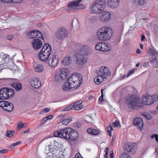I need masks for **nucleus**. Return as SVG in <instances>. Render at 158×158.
I'll return each mask as SVG.
<instances>
[{"instance_id":"obj_9","label":"nucleus","mask_w":158,"mask_h":158,"mask_svg":"<svg viewBox=\"0 0 158 158\" xmlns=\"http://www.w3.org/2000/svg\"><path fill=\"white\" fill-rule=\"evenodd\" d=\"M96 50L102 52H108L110 51L111 48L110 44L106 42H99L95 46Z\"/></svg>"},{"instance_id":"obj_28","label":"nucleus","mask_w":158,"mask_h":158,"mask_svg":"<svg viewBox=\"0 0 158 158\" xmlns=\"http://www.w3.org/2000/svg\"><path fill=\"white\" fill-rule=\"evenodd\" d=\"M6 88L3 87L0 89V100L7 99Z\"/></svg>"},{"instance_id":"obj_2","label":"nucleus","mask_w":158,"mask_h":158,"mask_svg":"<svg viewBox=\"0 0 158 158\" xmlns=\"http://www.w3.org/2000/svg\"><path fill=\"white\" fill-rule=\"evenodd\" d=\"M96 35L99 40L106 41L111 38L113 35V31L110 27L104 26L100 28L97 31Z\"/></svg>"},{"instance_id":"obj_52","label":"nucleus","mask_w":158,"mask_h":158,"mask_svg":"<svg viewBox=\"0 0 158 158\" xmlns=\"http://www.w3.org/2000/svg\"><path fill=\"white\" fill-rule=\"evenodd\" d=\"M81 126V124L79 123H75L74 124V126L76 128H79Z\"/></svg>"},{"instance_id":"obj_19","label":"nucleus","mask_w":158,"mask_h":158,"mask_svg":"<svg viewBox=\"0 0 158 158\" xmlns=\"http://www.w3.org/2000/svg\"><path fill=\"white\" fill-rule=\"evenodd\" d=\"M59 145L58 142L55 140H54L51 143L50 146L48 147H46V150H49V152H54L55 151V150H58Z\"/></svg>"},{"instance_id":"obj_34","label":"nucleus","mask_w":158,"mask_h":158,"mask_svg":"<svg viewBox=\"0 0 158 158\" xmlns=\"http://www.w3.org/2000/svg\"><path fill=\"white\" fill-rule=\"evenodd\" d=\"M104 79L102 76L100 75H97V77H96L94 79V81L95 83L97 85H99L101 82H102Z\"/></svg>"},{"instance_id":"obj_45","label":"nucleus","mask_w":158,"mask_h":158,"mask_svg":"<svg viewBox=\"0 0 158 158\" xmlns=\"http://www.w3.org/2000/svg\"><path fill=\"white\" fill-rule=\"evenodd\" d=\"M103 90L102 89L101 90V92L102 93V94L101 95L99 98L98 100L99 102L100 103H102L104 101V100L103 99Z\"/></svg>"},{"instance_id":"obj_38","label":"nucleus","mask_w":158,"mask_h":158,"mask_svg":"<svg viewBox=\"0 0 158 158\" xmlns=\"http://www.w3.org/2000/svg\"><path fill=\"white\" fill-rule=\"evenodd\" d=\"M149 61L154 67L158 68V60H157L156 58L153 59L150 58Z\"/></svg>"},{"instance_id":"obj_29","label":"nucleus","mask_w":158,"mask_h":158,"mask_svg":"<svg viewBox=\"0 0 158 158\" xmlns=\"http://www.w3.org/2000/svg\"><path fill=\"white\" fill-rule=\"evenodd\" d=\"M33 68L34 71L37 73L42 72L44 69L43 65L41 64H34Z\"/></svg>"},{"instance_id":"obj_32","label":"nucleus","mask_w":158,"mask_h":158,"mask_svg":"<svg viewBox=\"0 0 158 158\" xmlns=\"http://www.w3.org/2000/svg\"><path fill=\"white\" fill-rule=\"evenodd\" d=\"M72 128L68 127L65 129L64 133L65 135H64V139H69L70 138Z\"/></svg>"},{"instance_id":"obj_54","label":"nucleus","mask_w":158,"mask_h":158,"mask_svg":"<svg viewBox=\"0 0 158 158\" xmlns=\"http://www.w3.org/2000/svg\"><path fill=\"white\" fill-rule=\"evenodd\" d=\"M74 158H83L79 153H77L75 156Z\"/></svg>"},{"instance_id":"obj_50","label":"nucleus","mask_w":158,"mask_h":158,"mask_svg":"<svg viewBox=\"0 0 158 158\" xmlns=\"http://www.w3.org/2000/svg\"><path fill=\"white\" fill-rule=\"evenodd\" d=\"M119 125V123L118 121H115V122H113L112 123L113 126L114 127H118Z\"/></svg>"},{"instance_id":"obj_21","label":"nucleus","mask_w":158,"mask_h":158,"mask_svg":"<svg viewBox=\"0 0 158 158\" xmlns=\"http://www.w3.org/2000/svg\"><path fill=\"white\" fill-rule=\"evenodd\" d=\"M30 83L31 86L35 88L38 89L41 86L40 81L36 77L31 79L30 81Z\"/></svg>"},{"instance_id":"obj_46","label":"nucleus","mask_w":158,"mask_h":158,"mask_svg":"<svg viewBox=\"0 0 158 158\" xmlns=\"http://www.w3.org/2000/svg\"><path fill=\"white\" fill-rule=\"evenodd\" d=\"M50 110L49 108H46L44 109H42L40 112V114H43L45 113H47Z\"/></svg>"},{"instance_id":"obj_43","label":"nucleus","mask_w":158,"mask_h":158,"mask_svg":"<svg viewBox=\"0 0 158 158\" xmlns=\"http://www.w3.org/2000/svg\"><path fill=\"white\" fill-rule=\"evenodd\" d=\"M14 131H11L8 130L7 131L6 133V136L9 137H11L14 134Z\"/></svg>"},{"instance_id":"obj_51","label":"nucleus","mask_w":158,"mask_h":158,"mask_svg":"<svg viewBox=\"0 0 158 158\" xmlns=\"http://www.w3.org/2000/svg\"><path fill=\"white\" fill-rule=\"evenodd\" d=\"M152 138L156 140L157 142H158V135L157 134H154L151 136Z\"/></svg>"},{"instance_id":"obj_47","label":"nucleus","mask_w":158,"mask_h":158,"mask_svg":"<svg viewBox=\"0 0 158 158\" xmlns=\"http://www.w3.org/2000/svg\"><path fill=\"white\" fill-rule=\"evenodd\" d=\"M21 143V142L20 141H18L16 142L12 143L10 145V148H13L14 147L17 145H19Z\"/></svg>"},{"instance_id":"obj_25","label":"nucleus","mask_w":158,"mask_h":158,"mask_svg":"<svg viewBox=\"0 0 158 158\" xmlns=\"http://www.w3.org/2000/svg\"><path fill=\"white\" fill-rule=\"evenodd\" d=\"M82 102V101L80 100L72 104L73 108L75 110H79L82 109L83 107Z\"/></svg>"},{"instance_id":"obj_37","label":"nucleus","mask_w":158,"mask_h":158,"mask_svg":"<svg viewBox=\"0 0 158 158\" xmlns=\"http://www.w3.org/2000/svg\"><path fill=\"white\" fill-rule=\"evenodd\" d=\"M134 4H137L140 6H143L146 3V0H135L133 2Z\"/></svg>"},{"instance_id":"obj_22","label":"nucleus","mask_w":158,"mask_h":158,"mask_svg":"<svg viewBox=\"0 0 158 158\" xmlns=\"http://www.w3.org/2000/svg\"><path fill=\"white\" fill-rule=\"evenodd\" d=\"M91 51L90 47L88 45H84L81 47L79 52L85 55H87Z\"/></svg>"},{"instance_id":"obj_15","label":"nucleus","mask_w":158,"mask_h":158,"mask_svg":"<svg viewBox=\"0 0 158 158\" xmlns=\"http://www.w3.org/2000/svg\"><path fill=\"white\" fill-rule=\"evenodd\" d=\"M85 55L78 53L76 57V63L78 65H83L87 61V58L84 56Z\"/></svg>"},{"instance_id":"obj_58","label":"nucleus","mask_w":158,"mask_h":158,"mask_svg":"<svg viewBox=\"0 0 158 158\" xmlns=\"http://www.w3.org/2000/svg\"><path fill=\"white\" fill-rule=\"evenodd\" d=\"M13 35H9L7 36V39L8 40H10L13 38Z\"/></svg>"},{"instance_id":"obj_36","label":"nucleus","mask_w":158,"mask_h":158,"mask_svg":"<svg viewBox=\"0 0 158 158\" xmlns=\"http://www.w3.org/2000/svg\"><path fill=\"white\" fill-rule=\"evenodd\" d=\"M148 53L154 56L158 55V52L152 47H149Z\"/></svg>"},{"instance_id":"obj_26","label":"nucleus","mask_w":158,"mask_h":158,"mask_svg":"<svg viewBox=\"0 0 158 158\" xmlns=\"http://www.w3.org/2000/svg\"><path fill=\"white\" fill-rule=\"evenodd\" d=\"M65 129H60L54 132V135L55 137H61L64 139L65 135Z\"/></svg>"},{"instance_id":"obj_17","label":"nucleus","mask_w":158,"mask_h":158,"mask_svg":"<svg viewBox=\"0 0 158 158\" xmlns=\"http://www.w3.org/2000/svg\"><path fill=\"white\" fill-rule=\"evenodd\" d=\"M67 31L64 28L58 29L56 33V36L58 39H62L66 37L67 35Z\"/></svg>"},{"instance_id":"obj_35","label":"nucleus","mask_w":158,"mask_h":158,"mask_svg":"<svg viewBox=\"0 0 158 158\" xmlns=\"http://www.w3.org/2000/svg\"><path fill=\"white\" fill-rule=\"evenodd\" d=\"M70 139H76L78 136V133L77 131L73 130L72 129L71 133Z\"/></svg>"},{"instance_id":"obj_55","label":"nucleus","mask_w":158,"mask_h":158,"mask_svg":"<svg viewBox=\"0 0 158 158\" xmlns=\"http://www.w3.org/2000/svg\"><path fill=\"white\" fill-rule=\"evenodd\" d=\"M47 120H48L47 119L46 117H45L42 119L41 121V123L42 124H44Z\"/></svg>"},{"instance_id":"obj_57","label":"nucleus","mask_w":158,"mask_h":158,"mask_svg":"<svg viewBox=\"0 0 158 158\" xmlns=\"http://www.w3.org/2000/svg\"><path fill=\"white\" fill-rule=\"evenodd\" d=\"M8 151L6 149H2L0 151V152L2 154L6 153Z\"/></svg>"},{"instance_id":"obj_7","label":"nucleus","mask_w":158,"mask_h":158,"mask_svg":"<svg viewBox=\"0 0 158 158\" xmlns=\"http://www.w3.org/2000/svg\"><path fill=\"white\" fill-rule=\"evenodd\" d=\"M81 0L73 1L70 2L68 5L67 11L72 12L77 10L85 8V6L83 4H80Z\"/></svg>"},{"instance_id":"obj_31","label":"nucleus","mask_w":158,"mask_h":158,"mask_svg":"<svg viewBox=\"0 0 158 158\" xmlns=\"http://www.w3.org/2000/svg\"><path fill=\"white\" fill-rule=\"evenodd\" d=\"M62 88L63 90L67 92H68L71 89L73 88L67 81L62 85Z\"/></svg>"},{"instance_id":"obj_61","label":"nucleus","mask_w":158,"mask_h":158,"mask_svg":"<svg viewBox=\"0 0 158 158\" xmlns=\"http://www.w3.org/2000/svg\"><path fill=\"white\" fill-rule=\"evenodd\" d=\"M30 131V129L29 128H28L26 131H24L23 132V133L24 134L27 133L29 132Z\"/></svg>"},{"instance_id":"obj_4","label":"nucleus","mask_w":158,"mask_h":158,"mask_svg":"<svg viewBox=\"0 0 158 158\" xmlns=\"http://www.w3.org/2000/svg\"><path fill=\"white\" fill-rule=\"evenodd\" d=\"M126 102L130 108L135 109L138 107L141 106L143 102L141 99L136 98L135 95H132L128 97Z\"/></svg>"},{"instance_id":"obj_14","label":"nucleus","mask_w":158,"mask_h":158,"mask_svg":"<svg viewBox=\"0 0 158 158\" xmlns=\"http://www.w3.org/2000/svg\"><path fill=\"white\" fill-rule=\"evenodd\" d=\"M55 151L47 153V156L46 158H64V156L63 154L62 151L59 152L56 150Z\"/></svg>"},{"instance_id":"obj_13","label":"nucleus","mask_w":158,"mask_h":158,"mask_svg":"<svg viewBox=\"0 0 158 158\" xmlns=\"http://www.w3.org/2000/svg\"><path fill=\"white\" fill-rule=\"evenodd\" d=\"M0 107L8 112L12 111L14 109L13 105L12 103L5 101H0Z\"/></svg>"},{"instance_id":"obj_24","label":"nucleus","mask_w":158,"mask_h":158,"mask_svg":"<svg viewBox=\"0 0 158 158\" xmlns=\"http://www.w3.org/2000/svg\"><path fill=\"white\" fill-rule=\"evenodd\" d=\"M133 124L134 125L139 127L141 130L143 128V122L142 118H135L133 121Z\"/></svg>"},{"instance_id":"obj_63","label":"nucleus","mask_w":158,"mask_h":158,"mask_svg":"<svg viewBox=\"0 0 158 158\" xmlns=\"http://www.w3.org/2000/svg\"><path fill=\"white\" fill-rule=\"evenodd\" d=\"M148 65V62H146L143 64V66L144 67H147Z\"/></svg>"},{"instance_id":"obj_49","label":"nucleus","mask_w":158,"mask_h":158,"mask_svg":"<svg viewBox=\"0 0 158 158\" xmlns=\"http://www.w3.org/2000/svg\"><path fill=\"white\" fill-rule=\"evenodd\" d=\"M134 69H132L131 70L129 71V72L127 73V77H128L130 76L132 74H133L134 73Z\"/></svg>"},{"instance_id":"obj_23","label":"nucleus","mask_w":158,"mask_h":158,"mask_svg":"<svg viewBox=\"0 0 158 158\" xmlns=\"http://www.w3.org/2000/svg\"><path fill=\"white\" fill-rule=\"evenodd\" d=\"M120 0H108L107 4L110 8H114L119 5Z\"/></svg>"},{"instance_id":"obj_40","label":"nucleus","mask_w":158,"mask_h":158,"mask_svg":"<svg viewBox=\"0 0 158 158\" xmlns=\"http://www.w3.org/2000/svg\"><path fill=\"white\" fill-rule=\"evenodd\" d=\"M72 120V118L70 117L64 119L62 121V124L64 125H67L70 123Z\"/></svg>"},{"instance_id":"obj_53","label":"nucleus","mask_w":158,"mask_h":158,"mask_svg":"<svg viewBox=\"0 0 158 158\" xmlns=\"http://www.w3.org/2000/svg\"><path fill=\"white\" fill-rule=\"evenodd\" d=\"M23 0H11V2L14 3L20 4L22 2Z\"/></svg>"},{"instance_id":"obj_48","label":"nucleus","mask_w":158,"mask_h":158,"mask_svg":"<svg viewBox=\"0 0 158 158\" xmlns=\"http://www.w3.org/2000/svg\"><path fill=\"white\" fill-rule=\"evenodd\" d=\"M73 108V106H72V104H71L70 105L68 106L67 107L65 108L64 109V110L65 111H69Z\"/></svg>"},{"instance_id":"obj_6","label":"nucleus","mask_w":158,"mask_h":158,"mask_svg":"<svg viewBox=\"0 0 158 158\" xmlns=\"http://www.w3.org/2000/svg\"><path fill=\"white\" fill-rule=\"evenodd\" d=\"M69 73V69L66 68L64 67L59 70V72L56 71L54 74L55 79L57 81L65 79Z\"/></svg>"},{"instance_id":"obj_1","label":"nucleus","mask_w":158,"mask_h":158,"mask_svg":"<svg viewBox=\"0 0 158 158\" xmlns=\"http://www.w3.org/2000/svg\"><path fill=\"white\" fill-rule=\"evenodd\" d=\"M106 2L104 0H96L91 5L90 12L93 14L100 13L99 19L101 22L105 23L110 20L111 18L110 13L107 11L101 12L105 7Z\"/></svg>"},{"instance_id":"obj_60","label":"nucleus","mask_w":158,"mask_h":158,"mask_svg":"<svg viewBox=\"0 0 158 158\" xmlns=\"http://www.w3.org/2000/svg\"><path fill=\"white\" fill-rule=\"evenodd\" d=\"M109 152V148L108 147H106L105 148V150L104 151V152H105V153L108 154Z\"/></svg>"},{"instance_id":"obj_56","label":"nucleus","mask_w":158,"mask_h":158,"mask_svg":"<svg viewBox=\"0 0 158 158\" xmlns=\"http://www.w3.org/2000/svg\"><path fill=\"white\" fill-rule=\"evenodd\" d=\"M4 3H8L11 2V0H0Z\"/></svg>"},{"instance_id":"obj_5","label":"nucleus","mask_w":158,"mask_h":158,"mask_svg":"<svg viewBox=\"0 0 158 158\" xmlns=\"http://www.w3.org/2000/svg\"><path fill=\"white\" fill-rule=\"evenodd\" d=\"M81 75L77 73L72 74L67 80L69 84L73 88L77 89L81 82Z\"/></svg>"},{"instance_id":"obj_44","label":"nucleus","mask_w":158,"mask_h":158,"mask_svg":"<svg viewBox=\"0 0 158 158\" xmlns=\"http://www.w3.org/2000/svg\"><path fill=\"white\" fill-rule=\"evenodd\" d=\"M119 158H131L130 156L125 152L123 153L119 157Z\"/></svg>"},{"instance_id":"obj_3","label":"nucleus","mask_w":158,"mask_h":158,"mask_svg":"<svg viewBox=\"0 0 158 158\" xmlns=\"http://www.w3.org/2000/svg\"><path fill=\"white\" fill-rule=\"evenodd\" d=\"M52 52L51 46L48 44L44 45L39 55V59L42 61L47 62L50 57Z\"/></svg>"},{"instance_id":"obj_10","label":"nucleus","mask_w":158,"mask_h":158,"mask_svg":"<svg viewBox=\"0 0 158 158\" xmlns=\"http://www.w3.org/2000/svg\"><path fill=\"white\" fill-rule=\"evenodd\" d=\"M138 147L135 143H127L125 145L124 149L130 154H134L137 152Z\"/></svg>"},{"instance_id":"obj_39","label":"nucleus","mask_w":158,"mask_h":158,"mask_svg":"<svg viewBox=\"0 0 158 158\" xmlns=\"http://www.w3.org/2000/svg\"><path fill=\"white\" fill-rule=\"evenodd\" d=\"M27 126V123H22L21 121H19L18 123L17 129L18 130H20L24 127H26Z\"/></svg>"},{"instance_id":"obj_59","label":"nucleus","mask_w":158,"mask_h":158,"mask_svg":"<svg viewBox=\"0 0 158 158\" xmlns=\"http://www.w3.org/2000/svg\"><path fill=\"white\" fill-rule=\"evenodd\" d=\"M46 117L47 119V120H48V119H51L52 118L53 116L52 115H49L48 116Z\"/></svg>"},{"instance_id":"obj_33","label":"nucleus","mask_w":158,"mask_h":158,"mask_svg":"<svg viewBox=\"0 0 158 158\" xmlns=\"http://www.w3.org/2000/svg\"><path fill=\"white\" fill-rule=\"evenodd\" d=\"M6 93L7 99L11 98L14 96L15 93L14 91L12 89L6 88Z\"/></svg>"},{"instance_id":"obj_11","label":"nucleus","mask_w":158,"mask_h":158,"mask_svg":"<svg viewBox=\"0 0 158 158\" xmlns=\"http://www.w3.org/2000/svg\"><path fill=\"white\" fill-rule=\"evenodd\" d=\"M158 100V95L156 94L151 95L147 94L143 98V103L146 105H150Z\"/></svg>"},{"instance_id":"obj_42","label":"nucleus","mask_w":158,"mask_h":158,"mask_svg":"<svg viewBox=\"0 0 158 158\" xmlns=\"http://www.w3.org/2000/svg\"><path fill=\"white\" fill-rule=\"evenodd\" d=\"M98 20L97 17L94 15L90 16L88 18V20L91 22H93L96 21Z\"/></svg>"},{"instance_id":"obj_41","label":"nucleus","mask_w":158,"mask_h":158,"mask_svg":"<svg viewBox=\"0 0 158 158\" xmlns=\"http://www.w3.org/2000/svg\"><path fill=\"white\" fill-rule=\"evenodd\" d=\"M106 130L107 131L109 136L110 137L111 136H112L111 131L113 130V128L111 125H109L106 128Z\"/></svg>"},{"instance_id":"obj_16","label":"nucleus","mask_w":158,"mask_h":158,"mask_svg":"<svg viewBox=\"0 0 158 158\" xmlns=\"http://www.w3.org/2000/svg\"><path fill=\"white\" fill-rule=\"evenodd\" d=\"M98 74L101 75L104 79H106L107 77L110 75V73L108 68L103 66L100 69Z\"/></svg>"},{"instance_id":"obj_27","label":"nucleus","mask_w":158,"mask_h":158,"mask_svg":"<svg viewBox=\"0 0 158 158\" xmlns=\"http://www.w3.org/2000/svg\"><path fill=\"white\" fill-rule=\"evenodd\" d=\"M87 132L92 135H97L100 133V130L94 129L93 128H89L87 129Z\"/></svg>"},{"instance_id":"obj_20","label":"nucleus","mask_w":158,"mask_h":158,"mask_svg":"<svg viewBox=\"0 0 158 158\" xmlns=\"http://www.w3.org/2000/svg\"><path fill=\"white\" fill-rule=\"evenodd\" d=\"M8 81L10 83H11L12 86L14 87L16 90H19L22 88V85L19 83L15 82L17 79L15 78L8 79Z\"/></svg>"},{"instance_id":"obj_62","label":"nucleus","mask_w":158,"mask_h":158,"mask_svg":"<svg viewBox=\"0 0 158 158\" xmlns=\"http://www.w3.org/2000/svg\"><path fill=\"white\" fill-rule=\"evenodd\" d=\"M146 118L148 119V120H150L151 119V117L150 116H148V115H147L146 116Z\"/></svg>"},{"instance_id":"obj_12","label":"nucleus","mask_w":158,"mask_h":158,"mask_svg":"<svg viewBox=\"0 0 158 158\" xmlns=\"http://www.w3.org/2000/svg\"><path fill=\"white\" fill-rule=\"evenodd\" d=\"M27 36L29 38L33 39L35 38L44 40V37L42 33L38 30H31L28 32Z\"/></svg>"},{"instance_id":"obj_64","label":"nucleus","mask_w":158,"mask_h":158,"mask_svg":"<svg viewBox=\"0 0 158 158\" xmlns=\"http://www.w3.org/2000/svg\"><path fill=\"white\" fill-rule=\"evenodd\" d=\"M145 39V37L144 35H142L141 37V40L142 41H144V39Z\"/></svg>"},{"instance_id":"obj_8","label":"nucleus","mask_w":158,"mask_h":158,"mask_svg":"<svg viewBox=\"0 0 158 158\" xmlns=\"http://www.w3.org/2000/svg\"><path fill=\"white\" fill-rule=\"evenodd\" d=\"M47 61L49 67L51 68H55L59 64V58L57 55L52 53Z\"/></svg>"},{"instance_id":"obj_18","label":"nucleus","mask_w":158,"mask_h":158,"mask_svg":"<svg viewBox=\"0 0 158 158\" xmlns=\"http://www.w3.org/2000/svg\"><path fill=\"white\" fill-rule=\"evenodd\" d=\"M31 44L33 49L36 50L40 49L43 44L42 41L39 38L33 39L31 42Z\"/></svg>"},{"instance_id":"obj_30","label":"nucleus","mask_w":158,"mask_h":158,"mask_svg":"<svg viewBox=\"0 0 158 158\" xmlns=\"http://www.w3.org/2000/svg\"><path fill=\"white\" fill-rule=\"evenodd\" d=\"M71 62V59L68 56L65 57L62 61V64L64 65H69L70 64Z\"/></svg>"}]
</instances>
